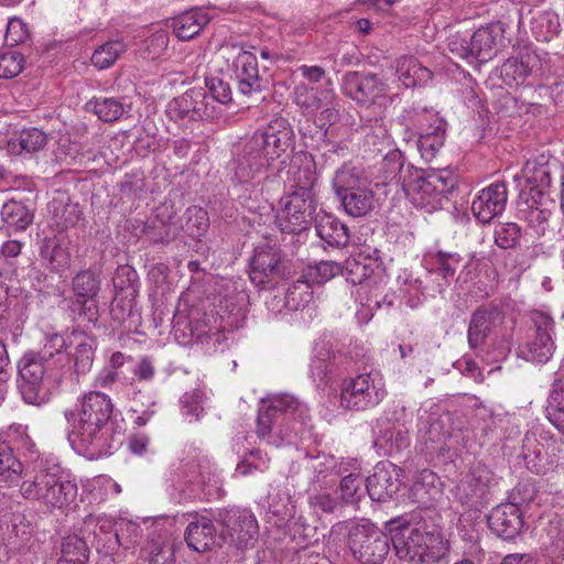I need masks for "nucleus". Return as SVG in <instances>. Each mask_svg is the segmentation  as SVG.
<instances>
[{
	"label": "nucleus",
	"instance_id": "17",
	"mask_svg": "<svg viewBox=\"0 0 564 564\" xmlns=\"http://www.w3.org/2000/svg\"><path fill=\"white\" fill-rule=\"evenodd\" d=\"M387 84L373 73L348 72L343 78V90L346 96L359 105H372L383 97Z\"/></svg>",
	"mask_w": 564,
	"mask_h": 564
},
{
	"label": "nucleus",
	"instance_id": "56",
	"mask_svg": "<svg viewBox=\"0 0 564 564\" xmlns=\"http://www.w3.org/2000/svg\"><path fill=\"white\" fill-rule=\"evenodd\" d=\"M88 107L97 115V117L106 122L118 120L124 109L115 98H95L88 104Z\"/></svg>",
	"mask_w": 564,
	"mask_h": 564
},
{
	"label": "nucleus",
	"instance_id": "31",
	"mask_svg": "<svg viewBox=\"0 0 564 564\" xmlns=\"http://www.w3.org/2000/svg\"><path fill=\"white\" fill-rule=\"evenodd\" d=\"M316 235L324 242L323 248H345L350 239L348 227L338 218L322 214L315 218Z\"/></svg>",
	"mask_w": 564,
	"mask_h": 564
},
{
	"label": "nucleus",
	"instance_id": "52",
	"mask_svg": "<svg viewBox=\"0 0 564 564\" xmlns=\"http://www.w3.org/2000/svg\"><path fill=\"white\" fill-rule=\"evenodd\" d=\"M126 51V45L122 41H109L95 50L91 56V63L98 69H106L110 67Z\"/></svg>",
	"mask_w": 564,
	"mask_h": 564
},
{
	"label": "nucleus",
	"instance_id": "13",
	"mask_svg": "<svg viewBox=\"0 0 564 564\" xmlns=\"http://www.w3.org/2000/svg\"><path fill=\"white\" fill-rule=\"evenodd\" d=\"M386 397L381 379L361 373L343 382L340 406L345 410L365 411L378 405Z\"/></svg>",
	"mask_w": 564,
	"mask_h": 564
},
{
	"label": "nucleus",
	"instance_id": "60",
	"mask_svg": "<svg viewBox=\"0 0 564 564\" xmlns=\"http://www.w3.org/2000/svg\"><path fill=\"white\" fill-rule=\"evenodd\" d=\"M205 85L210 98L219 104H228L231 100V89L225 80L216 76H206Z\"/></svg>",
	"mask_w": 564,
	"mask_h": 564
},
{
	"label": "nucleus",
	"instance_id": "59",
	"mask_svg": "<svg viewBox=\"0 0 564 564\" xmlns=\"http://www.w3.org/2000/svg\"><path fill=\"white\" fill-rule=\"evenodd\" d=\"M316 182V173L310 166L299 167L294 173V191L292 194H299L302 196H315L313 189Z\"/></svg>",
	"mask_w": 564,
	"mask_h": 564
},
{
	"label": "nucleus",
	"instance_id": "27",
	"mask_svg": "<svg viewBox=\"0 0 564 564\" xmlns=\"http://www.w3.org/2000/svg\"><path fill=\"white\" fill-rule=\"evenodd\" d=\"M505 28L501 22L481 26L469 36V54L473 61L487 62L495 54L496 46L502 41Z\"/></svg>",
	"mask_w": 564,
	"mask_h": 564
},
{
	"label": "nucleus",
	"instance_id": "11",
	"mask_svg": "<svg viewBox=\"0 0 564 564\" xmlns=\"http://www.w3.org/2000/svg\"><path fill=\"white\" fill-rule=\"evenodd\" d=\"M288 260L275 243L269 241L254 248L249 261V280L262 289H273L279 279L290 275Z\"/></svg>",
	"mask_w": 564,
	"mask_h": 564
},
{
	"label": "nucleus",
	"instance_id": "22",
	"mask_svg": "<svg viewBox=\"0 0 564 564\" xmlns=\"http://www.w3.org/2000/svg\"><path fill=\"white\" fill-rule=\"evenodd\" d=\"M265 182L257 185V181L252 183V189H249V227H252L254 232L265 239L270 236V230L276 221L273 205L268 198L259 199L263 195Z\"/></svg>",
	"mask_w": 564,
	"mask_h": 564
},
{
	"label": "nucleus",
	"instance_id": "14",
	"mask_svg": "<svg viewBox=\"0 0 564 564\" xmlns=\"http://www.w3.org/2000/svg\"><path fill=\"white\" fill-rule=\"evenodd\" d=\"M530 321L533 335L527 343L519 346L518 356L527 361L545 364L555 351L552 338L555 322L549 314L541 311L531 312Z\"/></svg>",
	"mask_w": 564,
	"mask_h": 564
},
{
	"label": "nucleus",
	"instance_id": "7",
	"mask_svg": "<svg viewBox=\"0 0 564 564\" xmlns=\"http://www.w3.org/2000/svg\"><path fill=\"white\" fill-rule=\"evenodd\" d=\"M456 176L446 169H436L430 172L415 171L402 181L405 195L417 208L429 213L441 209L448 202L456 186Z\"/></svg>",
	"mask_w": 564,
	"mask_h": 564
},
{
	"label": "nucleus",
	"instance_id": "29",
	"mask_svg": "<svg viewBox=\"0 0 564 564\" xmlns=\"http://www.w3.org/2000/svg\"><path fill=\"white\" fill-rule=\"evenodd\" d=\"M213 17L206 8H192L172 18L171 26L180 41H189L202 32Z\"/></svg>",
	"mask_w": 564,
	"mask_h": 564
},
{
	"label": "nucleus",
	"instance_id": "40",
	"mask_svg": "<svg viewBox=\"0 0 564 564\" xmlns=\"http://www.w3.org/2000/svg\"><path fill=\"white\" fill-rule=\"evenodd\" d=\"M56 227L67 229L76 226L83 217V210L77 203L68 199L55 198L48 204Z\"/></svg>",
	"mask_w": 564,
	"mask_h": 564
},
{
	"label": "nucleus",
	"instance_id": "50",
	"mask_svg": "<svg viewBox=\"0 0 564 564\" xmlns=\"http://www.w3.org/2000/svg\"><path fill=\"white\" fill-rule=\"evenodd\" d=\"M312 286L301 275L284 293L283 306L289 310H299L308 304L313 297Z\"/></svg>",
	"mask_w": 564,
	"mask_h": 564
},
{
	"label": "nucleus",
	"instance_id": "37",
	"mask_svg": "<svg viewBox=\"0 0 564 564\" xmlns=\"http://www.w3.org/2000/svg\"><path fill=\"white\" fill-rule=\"evenodd\" d=\"M0 443H4L12 448V452L29 455L34 458L36 446L28 433V426L13 423L0 433Z\"/></svg>",
	"mask_w": 564,
	"mask_h": 564
},
{
	"label": "nucleus",
	"instance_id": "35",
	"mask_svg": "<svg viewBox=\"0 0 564 564\" xmlns=\"http://www.w3.org/2000/svg\"><path fill=\"white\" fill-rule=\"evenodd\" d=\"M68 241L56 236L43 239L41 257L54 271H64L70 265Z\"/></svg>",
	"mask_w": 564,
	"mask_h": 564
},
{
	"label": "nucleus",
	"instance_id": "57",
	"mask_svg": "<svg viewBox=\"0 0 564 564\" xmlns=\"http://www.w3.org/2000/svg\"><path fill=\"white\" fill-rule=\"evenodd\" d=\"M24 67V57L12 50L0 52V78L10 79L18 76Z\"/></svg>",
	"mask_w": 564,
	"mask_h": 564
},
{
	"label": "nucleus",
	"instance_id": "38",
	"mask_svg": "<svg viewBox=\"0 0 564 564\" xmlns=\"http://www.w3.org/2000/svg\"><path fill=\"white\" fill-rule=\"evenodd\" d=\"M462 257L458 253L437 251L430 254V272L441 276L443 283L441 288L448 286L455 276L456 271L462 267Z\"/></svg>",
	"mask_w": 564,
	"mask_h": 564
},
{
	"label": "nucleus",
	"instance_id": "51",
	"mask_svg": "<svg viewBox=\"0 0 564 564\" xmlns=\"http://www.w3.org/2000/svg\"><path fill=\"white\" fill-rule=\"evenodd\" d=\"M228 69L238 78L241 87L247 85V51L243 46L231 45L223 51ZM243 90V88H241Z\"/></svg>",
	"mask_w": 564,
	"mask_h": 564
},
{
	"label": "nucleus",
	"instance_id": "47",
	"mask_svg": "<svg viewBox=\"0 0 564 564\" xmlns=\"http://www.w3.org/2000/svg\"><path fill=\"white\" fill-rule=\"evenodd\" d=\"M366 184V181L360 178L357 170L350 164H344L338 169L333 178V188L338 198L352 191H358L359 187Z\"/></svg>",
	"mask_w": 564,
	"mask_h": 564
},
{
	"label": "nucleus",
	"instance_id": "45",
	"mask_svg": "<svg viewBox=\"0 0 564 564\" xmlns=\"http://www.w3.org/2000/svg\"><path fill=\"white\" fill-rule=\"evenodd\" d=\"M344 273V267L341 263L336 261H321L314 265L306 267L302 275L310 283L311 286L314 284L322 285L327 281L332 280L336 275Z\"/></svg>",
	"mask_w": 564,
	"mask_h": 564
},
{
	"label": "nucleus",
	"instance_id": "39",
	"mask_svg": "<svg viewBox=\"0 0 564 564\" xmlns=\"http://www.w3.org/2000/svg\"><path fill=\"white\" fill-rule=\"evenodd\" d=\"M546 413L549 421L564 433V370L555 373L552 390L547 399Z\"/></svg>",
	"mask_w": 564,
	"mask_h": 564
},
{
	"label": "nucleus",
	"instance_id": "49",
	"mask_svg": "<svg viewBox=\"0 0 564 564\" xmlns=\"http://www.w3.org/2000/svg\"><path fill=\"white\" fill-rule=\"evenodd\" d=\"M100 289V280L97 274L90 270L78 272L73 279V291L77 302L85 304L94 299Z\"/></svg>",
	"mask_w": 564,
	"mask_h": 564
},
{
	"label": "nucleus",
	"instance_id": "16",
	"mask_svg": "<svg viewBox=\"0 0 564 564\" xmlns=\"http://www.w3.org/2000/svg\"><path fill=\"white\" fill-rule=\"evenodd\" d=\"M166 113L174 121L209 120L220 115V109L200 88H192L167 105Z\"/></svg>",
	"mask_w": 564,
	"mask_h": 564
},
{
	"label": "nucleus",
	"instance_id": "15",
	"mask_svg": "<svg viewBox=\"0 0 564 564\" xmlns=\"http://www.w3.org/2000/svg\"><path fill=\"white\" fill-rule=\"evenodd\" d=\"M494 473L484 464L474 465L455 488L456 499L469 509L481 510L491 498Z\"/></svg>",
	"mask_w": 564,
	"mask_h": 564
},
{
	"label": "nucleus",
	"instance_id": "1",
	"mask_svg": "<svg viewBox=\"0 0 564 564\" xmlns=\"http://www.w3.org/2000/svg\"><path fill=\"white\" fill-rule=\"evenodd\" d=\"M112 411V401L104 392L90 391L78 398L76 404L64 412L72 447L91 459L109 455L115 441Z\"/></svg>",
	"mask_w": 564,
	"mask_h": 564
},
{
	"label": "nucleus",
	"instance_id": "63",
	"mask_svg": "<svg viewBox=\"0 0 564 564\" xmlns=\"http://www.w3.org/2000/svg\"><path fill=\"white\" fill-rule=\"evenodd\" d=\"M243 510L232 507L219 512V521L228 529L229 534L241 532L245 523Z\"/></svg>",
	"mask_w": 564,
	"mask_h": 564
},
{
	"label": "nucleus",
	"instance_id": "58",
	"mask_svg": "<svg viewBox=\"0 0 564 564\" xmlns=\"http://www.w3.org/2000/svg\"><path fill=\"white\" fill-rule=\"evenodd\" d=\"M521 238V229L516 223L499 224L495 229V243L501 249L514 248Z\"/></svg>",
	"mask_w": 564,
	"mask_h": 564
},
{
	"label": "nucleus",
	"instance_id": "62",
	"mask_svg": "<svg viewBox=\"0 0 564 564\" xmlns=\"http://www.w3.org/2000/svg\"><path fill=\"white\" fill-rule=\"evenodd\" d=\"M29 36L26 24L19 18L8 21L4 41L8 46L23 43Z\"/></svg>",
	"mask_w": 564,
	"mask_h": 564
},
{
	"label": "nucleus",
	"instance_id": "33",
	"mask_svg": "<svg viewBox=\"0 0 564 564\" xmlns=\"http://www.w3.org/2000/svg\"><path fill=\"white\" fill-rule=\"evenodd\" d=\"M336 352L327 341L315 345L314 356L310 364L311 378L315 382L327 383L336 369Z\"/></svg>",
	"mask_w": 564,
	"mask_h": 564
},
{
	"label": "nucleus",
	"instance_id": "28",
	"mask_svg": "<svg viewBox=\"0 0 564 564\" xmlns=\"http://www.w3.org/2000/svg\"><path fill=\"white\" fill-rule=\"evenodd\" d=\"M558 172L555 160L549 153H541L529 159L523 166V176L527 183L532 185V189L538 188L542 195L544 189L551 186L553 173Z\"/></svg>",
	"mask_w": 564,
	"mask_h": 564
},
{
	"label": "nucleus",
	"instance_id": "30",
	"mask_svg": "<svg viewBox=\"0 0 564 564\" xmlns=\"http://www.w3.org/2000/svg\"><path fill=\"white\" fill-rule=\"evenodd\" d=\"M184 535L188 547L196 552H206L216 544V528L207 514L196 513Z\"/></svg>",
	"mask_w": 564,
	"mask_h": 564
},
{
	"label": "nucleus",
	"instance_id": "64",
	"mask_svg": "<svg viewBox=\"0 0 564 564\" xmlns=\"http://www.w3.org/2000/svg\"><path fill=\"white\" fill-rule=\"evenodd\" d=\"M547 535L550 538V555L558 560H564V528L551 525Z\"/></svg>",
	"mask_w": 564,
	"mask_h": 564
},
{
	"label": "nucleus",
	"instance_id": "9",
	"mask_svg": "<svg viewBox=\"0 0 564 564\" xmlns=\"http://www.w3.org/2000/svg\"><path fill=\"white\" fill-rule=\"evenodd\" d=\"M292 131L288 127L285 120H274L261 130L253 133L249 139V156L254 154L256 172L252 178H257V185L262 184L269 178L268 165L269 158L279 155V152H284L291 143Z\"/></svg>",
	"mask_w": 564,
	"mask_h": 564
},
{
	"label": "nucleus",
	"instance_id": "36",
	"mask_svg": "<svg viewBox=\"0 0 564 564\" xmlns=\"http://www.w3.org/2000/svg\"><path fill=\"white\" fill-rule=\"evenodd\" d=\"M533 57L530 54L521 55L520 57L508 58L499 68V74L502 83L508 87H518L522 85L528 76H530L532 67L530 62Z\"/></svg>",
	"mask_w": 564,
	"mask_h": 564
},
{
	"label": "nucleus",
	"instance_id": "41",
	"mask_svg": "<svg viewBox=\"0 0 564 564\" xmlns=\"http://www.w3.org/2000/svg\"><path fill=\"white\" fill-rule=\"evenodd\" d=\"M345 212L352 217L367 215L375 206V194L364 185L339 198Z\"/></svg>",
	"mask_w": 564,
	"mask_h": 564
},
{
	"label": "nucleus",
	"instance_id": "32",
	"mask_svg": "<svg viewBox=\"0 0 564 564\" xmlns=\"http://www.w3.org/2000/svg\"><path fill=\"white\" fill-rule=\"evenodd\" d=\"M335 100L332 83L328 80L325 88H310L300 84L294 89V102L302 109L304 115H313L324 106Z\"/></svg>",
	"mask_w": 564,
	"mask_h": 564
},
{
	"label": "nucleus",
	"instance_id": "44",
	"mask_svg": "<svg viewBox=\"0 0 564 564\" xmlns=\"http://www.w3.org/2000/svg\"><path fill=\"white\" fill-rule=\"evenodd\" d=\"M417 148L425 161H432L444 145L445 126L436 124L431 130L416 134Z\"/></svg>",
	"mask_w": 564,
	"mask_h": 564
},
{
	"label": "nucleus",
	"instance_id": "53",
	"mask_svg": "<svg viewBox=\"0 0 564 564\" xmlns=\"http://www.w3.org/2000/svg\"><path fill=\"white\" fill-rule=\"evenodd\" d=\"M364 480L359 475L349 474L345 476L339 484L336 491L343 506L356 505L359 502L364 495L362 489Z\"/></svg>",
	"mask_w": 564,
	"mask_h": 564
},
{
	"label": "nucleus",
	"instance_id": "10",
	"mask_svg": "<svg viewBox=\"0 0 564 564\" xmlns=\"http://www.w3.org/2000/svg\"><path fill=\"white\" fill-rule=\"evenodd\" d=\"M172 481L186 499L197 497L200 492L212 497L218 492L220 485L217 468L207 456H198L186 463Z\"/></svg>",
	"mask_w": 564,
	"mask_h": 564
},
{
	"label": "nucleus",
	"instance_id": "12",
	"mask_svg": "<svg viewBox=\"0 0 564 564\" xmlns=\"http://www.w3.org/2000/svg\"><path fill=\"white\" fill-rule=\"evenodd\" d=\"M185 217V224L180 226L175 219L172 205L164 204L159 207L155 212L153 227H161L163 232H161L158 237H153V241H170L178 235L180 230H183L189 237L198 238L203 236L209 227V218L207 212L202 207H188L186 209Z\"/></svg>",
	"mask_w": 564,
	"mask_h": 564
},
{
	"label": "nucleus",
	"instance_id": "61",
	"mask_svg": "<svg viewBox=\"0 0 564 564\" xmlns=\"http://www.w3.org/2000/svg\"><path fill=\"white\" fill-rule=\"evenodd\" d=\"M116 530L120 540V546L129 547L134 543L140 534V527L133 521L127 519L115 520Z\"/></svg>",
	"mask_w": 564,
	"mask_h": 564
},
{
	"label": "nucleus",
	"instance_id": "24",
	"mask_svg": "<svg viewBox=\"0 0 564 564\" xmlns=\"http://www.w3.org/2000/svg\"><path fill=\"white\" fill-rule=\"evenodd\" d=\"M47 143V135L37 128L10 132L0 131V150L10 155H22L42 150Z\"/></svg>",
	"mask_w": 564,
	"mask_h": 564
},
{
	"label": "nucleus",
	"instance_id": "46",
	"mask_svg": "<svg viewBox=\"0 0 564 564\" xmlns=\"http://www.w3.org/2000/svg\"><path fill=\"white\" fill-rule=\"evenodd\" d=\"M1 217L4 224L15 229L17 231L26 229L33 220V215L30 213L26 206L17 200H9L3 204L1 209Z\"/></svg>",
	"mask_w": 564,
	"mask_h": 564
},
{
	"label": "nucleus",
	"instance_id": "23",
	"mask_svg": "<svg viewBox=\"0 0 564 564\" xmlns=\"http://www.w3.org/2000/svg\"><path fill=\"white\" fill-rule=\"evenodd\" d=\"M116 528L115 520L105 514H89L84 520V532L94 535V545L98 553L112 555L120 547V540Z\"/></svg>",
	"mask_w": 564,
	"mask_h": 564
},
{
	"label": "nucleus",
	"instance_id": "5",
	"mask_svg": "<svg viewBox=\"0 0 564 564\" xmlns=\"http://www.w3.org/2000/svg\"><path fill=\"white\" fill-rule=\"evenodd\" d=\"M94 351V340L84 332L74 329L65 334L45 335V352L55 355V379H65L73 371L87 373L93 366Z\"/></svg>",
	"mask_w": 564,
	"mask_h": 564
},
{
	"label": "nucleus",
	"instance_id": "3",
	"mask_svg": "<svg viewBox=\"0 0 564 564\" xmlns=\"http://www.w3.org/2000/svg\"><path fill=\"white\" fill-rule=\"evenodd\" d=\"M395 555L401 561L415 563L440 562L447 553V542L435 525L402 516L387 522Z\"/></svg>",
	"mask_w": 564,
	"mask_h": 564
},
{
	"label": "nucleus",
	"instance_id": "54",
	"mask_svg": "<svg viewBox=\"0 0 564 564\" xmlns=\"http://www.w3.org/2000/svg\"><path fill=\"white\" fill-rule=\"evenodd\" d=\"M141 53L144 58L156 59L163 55L169 45V33L163 29L149 30Z\"/></svg>",
	"mask_w": 564,
	"mask_h": 564
},
{
	"label": "nucleus",
	"instance_id": "25",
	"mask_svg": "<svg viewBox=\"0 0 564 564\" xmlns=\"http://www.w3.org/2000/svg\"><path fill=\"white\" fill-rule=\"evenodd\" d=\"M487 521L489 529L505 540L514 539L523 528L521 510L514 503H501L495 507Z\"/></svg>",
	"mask_w": 564,
	"mask_h": 564
},
{
	"label": "nucleus",
	"instance_id": "19",
	"mask_svg": "<svg viewBox=\"0 0 564 564\" xmlns=\"http://www.w3.org/2000/svg\"><path fill=\"white\" fill-rule=\"evenodd\" d=\"M400 469L390 462H380L366 479V490L373 501H387L399 491Z\"/></svg>",
	"mask_w": 564,
	"mask_h": 564
},
{
	"label": "nucleus",
	"instance_id": "20",
	"mask_svg": "<svg viewBox=\"0 0 564 564\" xmlns=\"http://www.w3.org/2000/svg\"><path fill=\"white\" fill-rule=\"evenodd\" d=\"M508 198L505 182H496L482 188L471 203L474 216L482 224L502 214Z\"/></svg>",
	"mask_w": 564,
	"mask_h": 564
},
{
	"label": "nucleus",
	"instance_id": "34",
	"mask_svg": "<svg viewBox=\"0 0 564 564\" xmlns=\"http://www.w3.org/2000/svg\"><path fill=\"white\" fill-rule=\"evenodd\" d=\"M395 74L406 88L425 85L432 79V72L414 56H401L395 59Z\"/></svg>",
	"mask_w": 564,
	"mask_h": 564
},
{
	"label": "nucleus",
	"instance_id": "42",
	"mask_svg": "<svg viewBox=\"0 0 564 564\" xmlns=\"http://www.w3.org/2000/svg\"><path fill=\"white\" fill-rule=\"evenodd\" d=\"M343 267V274L346 275V280L352 285H370L376 270L371 260L359 254L357 257L348 258Z\"/></svg>",
	"mask_w": 564,
	"mask_h": 564
},
{
	"label": "nucleus",
	"instance_id": "4",
	"mask_svg": "<svg viewBox=\"0 0 564 564\" xmlns=\"http://www.w3.org/2000/svg\"><path fill=\"white\" fill-rule=\"evenodd\" d=\"M77 484L57 464L45 459H34L26 466L24 479L20 484L21 496L39 502L50 510H65L77 497Z\"/></svg>",
	"mask_w": 564,
	"mask_h": 564
},
{
	"label": "nucleus",
	"instance_id": "21",
	"mask_svg": "<svg viewBox=\"0 0 564 564\" xmlns=\"http://www.w3.org/2000/svg\"><path fill=\"white\" fill-rule=\"evenodd\" d=\"M398 124L403 129V139L410 141L416 134L431 130L436 124L445 126V121L433 109L412 104L403 108L398 118Z\"/></svg>",
	"mask_w": 564,
	"mask_h": 564
},
{
	"label": "nucleus",
	"instance_id": "55",
	"mask_svg": "<svg viewBox=\"0 0 564 564\" xmlns=\"http://www.w3.org/2000/svg\"><path fill=\"white\" fill-rule=\"evenodd\" d=\"M451 421L452 417L448 412L431 413L429 417V427L426 430L429 441L432 443H441L449 437L452 433Z\"/></svg>",
	"mask_w": 564,
	"mask_h": 564
},
{
	"label": "nucleus",
	"instance_id": "48",
	"mask_svg": "<svg viewBox=\"0 0 564 564\" xmlns=\"http://www.w3.org/2000/svg\"><path fill=\"white\" fill-rule=\"evenodd\" d=\"M88 547L78 535H68L62 543V555L57 564H87Z\"/></svg>",
	"mask_w": 564,
	"mask_h": 564
},
{
	"label": "nucleus",
	"instance_id": "43",
	"mask_svg": "<svg viewBox=\"0 0 564 564\" xmlns=\"http://www.w3.org/2000/svg\"><path fill=\"white\" fill-rule=\"evenodd\" d=\"M26 467L14 456L12 448L0 443V481L8 485L17 484L24 479Z\"/></svg>",
	"mask_w": 564,
	"mask_h": 564
},
{
	"label": "nucleus",
	"instance_id": "8",
	"mask_svg": "<svg viewBox=\"0 0 564 564\" xmlns=\"http://www.w3.org/2000/svg\"><path fill=\"white\" fill-rule=\"evenodd\" d=\"M334 531H347L348 547L361 564H381L390 550V535L370 522H339Z\"/></svg>",
	"mask_w": 564,
	"mask_h": 564
},
{
	"label": "nucleus",
	"instance_id": "6",
	"mask_svg": "<svg viewBox=\"0 0 564 564\" xmlns=\"http://www.w3.org/2000/svg\"><path fill=\"white\" fill-rule=\"evenodd\" d=\"M54 361L55 355L45 352V343L40 351H26L18 361V389L26 403H46L52 390L64 380L55 379Z\"/></svg>",
	"mask_w": 564,
	"mask_h": 564
},
{
	"label": "nucleus",
	"instance_id": "2",
	"mask_svg": "<svg viewBox=\"0 0 564 564\" xmlns=\"http://www.w3.org/2000/svg\"><path fill=\"white\" fill-rule=\"evenodd\" d=\"M514 328L516 319L508 318L500 306L494 303L480 305L469 318L468 347L491 362L505 360L513 346Z\"/></svg>",
	"mask_w": 564,
	"mask_h": 564
},
{
	"label": "nucleus",
	"instance_id": "18",
	"mask_svg": "<svg viewBox=\"0 0 564 564\" xmlns=\"http://www.w3.org/2000/svg\"><path fill=\"white\" fill-rule=\"evenodd\" d=\"M315 196H302L290 193L284 203L282 217L285 221L282 231L301 232L308 228L312 221L322 214H316Z\"/></svg>",
	"mask_w": 564,
	"mask_h": 564
},
{
	"label": "nucleus",
	"instance_id": "26",
	"mask_svg": "<svg viewBox=\"0 0 564 564\" xmlns=\"http://www.w3.org/2000/svg\"><path fill=\"white\" fill-rule=\"evenodd\" d=\"M297 400L290 394L273 397L270 401L262 400L257 416L256 434L259 438L270 436L272 425L280 415L297 409Z\"/></svg>",
	"mask_w": 564,
	"mask_h": 564
}]
</instances>
